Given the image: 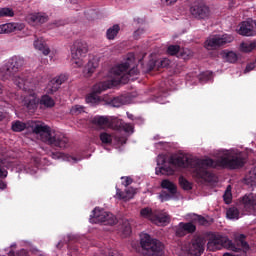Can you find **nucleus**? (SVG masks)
Segmentation results:
<instances>
[{
    "mask_svg": "<svg viewBox=\"0 0 256 256\" xmlns=\"http://www.w3.org/2000/svg\"><path fill=\"white\" fill-rule=\"evenodd\" d=\"M170 165L175 167H183L184 169H190L193 177L196 179H204L205 181H211L213 179V173L209 171V167H222L223 169H241L245 166L247 160L242 154H238L232 157H221L218 160L211 158L207 159H194L187 155H178L169 159Z\"/></svg>",
    "mask_w": 256,
    "mask_h": 256,
    "instance_id": "nucleus-1",
    "label": "nucleus"
},
{
    "mask_svg": "<svg viewBox=\"0 0 256 256\" xmlns=\"http://www.w3.org/2000/svg\"><path fill=\"white\" fill-rule=\"evenodd\" d=\"M111 73L114 75V79L94 85L92 93L86 96V103L97 105L101 101L99 94L111 89L112 85H127L129 81H135L139 75V69L135 64V55L129 54L125 62L112 67Z\"/></svg>",
    "mask_w": 256,
    "mask_h": 256,
    "instance_id": "nucleus-2",
    "label": "nucleus"
},
{
    "mask_svg": "<svg viewBox=\"0 0 256 256\" xmlns=\"http://www.w3.org/2000/svg\"><path fill=\"white\" fill-rule=\"evenodd\" d=\"M25 65V59L21 56H14L12 57L9 62L4 65L2 68H0V79L2 81H7L12 78L14 84L18 89H21L22 91H27V85L29 82V79H27V76L25 74L22 75H15Z\"/></svg>",
    "mask_w": 256,
    "mask_h": 256,
    "instance_id": "nucleus-3",
    "label": "nucleus"
},
{
    "mask_svg": "<svg viewBox=\"0 0 256 256\" xmlns=\"http://www.w3.org/2000/svg\"><path fill=\"white\" fill-rule=\"evenodd\" d=\"M35 135H39L40 140L50 147H56L58 149H67L69 147V138L61 132L51 130V127L45 123L35 124L33 129Z\"/></svg>",
    "mask_w": 256,
    "mask_h": 256,
    "instance_id": "nucleus-4",
    "label": "nucleus"
},
{
    "mask_svg": "<svg viewBox=\"0 0 256 256\" xmlns=\"http://www.w3.org/2000/svg\"><path fill=\"white\" fill-rule=\"evenodd\" d=\"M67 79V75L61 74L50 80L46 87V94L43 95L39 100L40 105H43L48 109H50L51 107H55V100H53V98H51V96L49 95H54L55 93H57L61 85H63V83H65Z\"/></svg>",
    "mask_w": 256,
    "mask_h": 256,
    "instance_id": "nucleus-5",
    "label": "nucleus"
},
{
    "mask_svg": "<svg viewBox=\"0 0 256 256\" xmlns=\"http://www.w3.org/2000/svg\"><path fill=\"white\" fill-rule=\"evenodd\" d=\"M140 245L147 256H163L165 253V245L148 234L141 239Z\"/></svg>",
    "mask_w": 256,
    "mask_h": 256,
    "instance_id": "nucleus-6",
    "label": "nucleus"
},
{
    "mask_svg": "<svg viewBox=\"0 0 256 256\" xmlns=\"http://www.w3.org/2000/svg\"><path fill=\"white\" fill-rule=\"evenodd\" d=\"M89 46L87 42L76 40L71 47V63L74 67H83V57H87Z\"/></svg>",
    "mask_w": 256,
    "mask_h": 256,
    "instance_id": "nucleus-7",
    "label": "nucleus"
},
{
    "mask_svg": "<svg viewBox=\"0 0 256 256\" xmlns=\"http://www.w3.org/2000/svg\"><path fill=\"white\" fill-rule=\"evenodd\" d=\"M90 223H101V225H117L119 220L117 216L111 212H107L101 208H95L90 215Z\"/></svg>",
    "mask_w": 256,
    "mask_h": 256,
    "instance_id": "nucleus-8",
    "label": "nucleus"
},
{
    "mask_svg": "<svg viewBox=\"0 0 256 256\" xmlns=\"http://www.w3.org/2000/svg\"><path fill=\"white\" fill-rule=\"evenodd\" d=\"M235 38L231 34H223V35H213L207 38L204 42V47L208 51H215L221 47H225V45H229V43H233Z\"/></svg>",
    "mask_w": 256,
    "mask_h": 256,
    "instance_id": "nucleus-9",
    "label": "nucleus"
},
{
    "mask_svg": "<svg viewBox=\"0 0 256 256\" xmlns=\"http://www.w3.org/2000/svg\"><path fill=\"white\" fill-rule=\"evenodd\" d=\"M140 217L148 219V221H151L154 225H165V223H169L170 221L169 215L159 210L153 211V209L149 207L140 210Z\"/></svg>",
    "mask_w": 256,
    "mask_h": 256,
    "instance_id": "nucleus-10",
    "label": "nucleus"
},
{
    "mask_svg": "<svg viewBox=\"0 0 256 256\" xmlns=\"http://www.w3.org/2000/svg\"><path fill=\"white\" fill-rule=\"evenodd\" d=\"M190 14L194 19L205 21L211 17V9L203 2H194L190 6Z\"/></svg>",
    "mask_w": 256,
    "mask_h": 256,
    "instance_id": "nucleus-11",
    "label": "nucleus"
},
{
    "mask_svg": "<svg viewBox=\"0 0 256 256\" xmlns=\"http://www.w3.org/2000/svg\"><path fill=\"white\" fill-rule=\"evenodd\" d=\"M239 208L256 217V194L249 193L239 199Z\"/></svg>",
    "mask_w": 256,
    "mask_h": 256,
    "instance_id": "nucleus-12",
    "label": "nucleus"
},
{
    "mask_svg": "<svg viewBox=\"0 0 256 256\" xmlns=\"http://www.w3.org/2000/svg\"><path fill=\"white\" fill-rule=\"evenodd\" d=\"M205 252V240L201 237L193 238L188 246V253L193 256H201Z\"/></svg>",
    "mask_w": 256,
    "mask_h": 256,
    "instance_id": "nucleus-13",
    "label": "nucleus"
},
{
    "mask_svg": "<svg viewBox=\"0 0 256 256\" xmlns=\"http://www.w3.org/2000/svg\"><path fill=\"white\" fill-rule=\"evenodd\" d=\"M227 245V238L221 235H212L207 243V248L209 251H220Z\"/></svg>",
    "mask_w": 256,
    "mask_h": 256,
    "instance_id": "nucleus-14",
    "label": "nucleus"
},
{
    "mask_svg": "<svg viewBox=\"0 0 256 256\" xmlns=\"http://www.w3.org/2000/svg\"><path fill=\"white\" fill-rule=\"evenodd\" d=\"M26 20L29 25L35 27V25H43V23H47V21H49V16L45 13L38 12L28 15Z\"/></svg>",
    "mask_w": 256,
    "mask_h": 256,
    "instance_id": "nucleus-15",
    "label": "nucleus"
},
{
    "mask_svg": "<svg viewBox=\"0 0 256 256\" xmlns=\"http://www.w3.org/2000/svg\"><path fill=\"white\" fill-rule=\"evenodd\" d=\"M25 93H29V97H25L24 99V105L29 109L30 111L33 109H37V103H39V100H37V95L35 94V91L31 90L29 88V83L27 84V90H23Z\"/></svg>",
    "mask_w": 256,
    "mask_h": 256,
    "instance_id": "nucleus-16",
    "label": "nucleus"
},
{
    "mask_svg": "<svg viewBox=\"0 0 256 256\" xmlns=\"http://www.w3.org/2000/svg\"><path fill=\"white\" fill-rule=\"evenodd\" d=\"M25 24L23 23H8L0 25V35L3 33H13V31H23Z\"/></svg>",
    "mask_w": 256,
    "mask_h": 256,
    "instance_id": "nucleus-17",
    "label": "nucleus"
},
{
    "mask_svg": "<svg viewBox=\"0 0 256 256\" xmlns=\"http://www.w3.org/2000/svg\"><path fill=\"white\" fill-rule=\"evenodd\" d=\"M238 34L243 35L244 37H253V35H255L253 24L247 21L242 22L239 26Z\"/></svg>",
    "mask_w": 256,
    "mask_h": 256,
    "instance_id": "nucleus-18",
    "label": "nucleus"
},
{
    "mask_svg": "<svg viewBox=\"0 0 256 256\" xmlns=\"http://www.w3.org/2000/svg\"><path fill=\"white\" fill-rule=\"evenodd\" d=\"M135 193H137V191L133 187H129L124 192L117 189L116 195L118 198L122 199V201H131V199L135 197Z\"/></svg>",
    "mask_w": 256,
    "mask_h": 256,
    "instance_id": "nucleus-19",
    "label": "nucleus"
},
{
    "mask_svg": "<svg viewBox=\"0 0 256 256\" xmlns=\"http://www.w3.org/2000/svg\"><path fill=\"white\" fill-rule=\"evenodd\" d=\"M99 67V60L93 58L92 60H89L84 68V73L86 77H91L93 73H95V69Z\"/></svg>",
    "mask_w": 256,
    "mask_h": 256,
    "instance_id": "nucleus-20",
    "label": "nucleus"
},
{
    "mask_svg": "<svg viewBox=\"0 0 256 256\" xmlns=\"http://www.w3.org/2000/svg\"><path fill=\"white\" fill-rule=\"evenodd\" d=\"M255 181H256V165L253 168H251V170L244 177L245 185H251V187H253V185H255Z\"/></svg>",
    "mask_w": 256,
    "mask_h": 256,
    "instance_id": "nucleus-21",
    "label": "nucleus"
},
{
    "mask_svg": "<svg viewBox=\"0 0 256 256\" xmlns=\"http://www.w3.org/2000/svg\"><path fill=\"white\" fill-rule=\"evenodd\" d=\"M167 54L171 56L177 55L178 57H183L185 59V52L181 51V46L179 45H169Z\"/></svg>",
    "mask_w": 256,
    "mask_h": 256,
    "instance_id": "nucleus-22",
    "label": "nucleus"
},
{
    "mask_svg": "<svg viewBox=\"0 0 256 256\" xmlns=\"http://www.w3.org/2000/svg\"><path fill=\"white\" fill-rule=\"evenodd\" d=\"M161 187L162 189H167L171 195H175V193H177V186L169 180H163L161 182Z\"/></svg>",
    "mask_w": 256,
    "mask_h": 256,
    "instance_id": "nucleus-23",
    "label": "nucleus"
},
{
    "mask_svg": "<svg viewBox=\"0 0 256 256\" xmlns=\"http://www.w3.org/2000/svg\"><path fill=\"white\" fill-rule=\"evenodd\" d=\"M119 31H121V27L118 24L113 25L106 32L107 39L110 41L115 39V36L119 34Z\"/></svg>",
    "mask_w": 256,
    "mask_h": 256,
    "instance_id": "nucleus-24",
    "label": "nucleus"
},
{
    "mask_svg": "<svg viewBox=\"0 0 256 256\" xmlns=\"http://www.w3.org/2000/svg\"><path fill=\"white\" fill-rule=\"evenodd\" d=\"M34 47L35 49H38V51H42L43 55H49V53H51L49 46L45 45L41 40H35Z\"/></svg>",
    "mask_w": 256,
    "mask_h": 256,
    "instance_id": "nucleus-25",
    "label": "nucleus"
},
{
    "mask_svg": "<svg viewBox=\"0 0 256 256\" xmlns=\"http://www.w3.org/2000/svg\"><path fill=\"white\" fill-rule=\"evenodd\" d=\"M240 49L243 53H251V51L256 49V40L252 42H242L240 44Z\"/></svg>",
    "mask_w": 256,
    "mask_h": 256,
    "instance_id": "nucleus-26",
    "label": "nucleus"
},
{
    "mask_svg": "<svg viewBox=\"0 0 256 256\" xmlns=\"http://www.w3.org/2000/svg\"><path fill=\"white\" fill-rule=\"evenodd\" d=\"M11 129L14 131V133H21V131H25L27 129V124L25 122L16 120L12 122Z\"/></svg>",
    "mask_w": 256,
    "mask_h": 256,
    "instance_id": "nucleus-27",
    "label": "nucleus"
},
{
    "mask_svg": "<svg viewBox=\"0 0 256 256\" xmlns=\"http://www.w3.org/2000/svg\"><path fill=\"white\" fill-rule=\"evenodd\" d=\"M92 123L98 127H103L105 125H109V118L105 116H96L92 119Z\"/></svg>",
    "mask_w": 256,
    "mask_h": 256,
    "instance_id": "nucleus-28",
    "label": "nucleus"
},
{
    "mask_svg": "<svg viewBox=\"0 0 256 256\" xmlns=\"http://www.w3.org/2000/svg\"><path fill=\"white\" fill-rule=\"evenodd\" d=\"M125 101V96H117L109 101V105H111L112 107H121V105H125Z\"/></svg>",
    "mask_w": 256,
    "mask_h": 256,
    "instance_id": "nucleus-29",
    "label": "nucleus"
},
{
    "mask_svg": "<svg viewBox=\"0 0 256 256\" xmlns=\"http://www.w3.org/2000/svg\"><path fill=\"white\" fill-rule=\"evenodd\" d=\"M247 239V236L245 234H239L236 236V241H238V244L244 249V251H249V243L245 241Z\"/></svg>",
    "mask_w": 256,
    "mask_h": 256,
    "instance_id": "nucleus-30",
    "label": "nucleus"
},
{
    "mask_svg": "<svg viewBox=\"0 0 256 256\" xmlns=\"http://www.w3.org/2000/svg\"><path fill=\"white\" fill-rule=\"evenodd\" d=\"M121 230L125 237H128V235H131V223H129V220L127 219L122 220Z\"/></svg>",
    "mask_w": 256,
    "mask_h": 256,
    "instance_id": "nucleus-31",
    "label": "nucleus"
},
{
    "mask_svg": "<svg viewBox=\"0 0 256 256\" xmlns=\"http://www.w3.org/2000/svg\"><path fill=\"white\" fill-rule=\"evenodd\" d=\"M179 185L182 187V189H184V191H191L193 189L191 182H189V180L183 176L179 177Z\"/></svg>",
    "mask_w": 256,
    "mask_h": 256,
    "instance_id": "nucleus-32",
    "label": "nucleus"
},
{
    "mask_svg": "<svg viewBox=\"0 0 256 256\" xmlns=\"http://www.w3.org/2000/svg\"><path fill=\"white\" fill-rule=\"evenodd\" d=\"M239 209L237 207H230L226 212L228 219H239Z\"/></svg>",
    "mask_w": 256,
    "mask_h": 256,
    "instance_id": "nucleus-33",
    "label": "nucleus"
},
{
    "mask_svg": "<svg viewBox=\"0 0 256 256\" xmlns=\"http://www.w3.org/2000/svg\"><path fill=\"white\" fill-rule=\"evenodd\" d=\"M175 170L171 167L162 166L160 168H156V175H173Z\"/></svg>",
    "mask_w": 256,
    "mask_h": 256,
    "instance_id": "nucleus-34",
    "label": "nucleus"
},
{
    "mask_svg": "<svg viewBox=\"0 0 256 256\" xmlns=\"http://www.w3.org/2000/svg\"><path fill=\"white\" fill-rule=\"evenodd\" d=\"M100 141L104 144V145H109L112 143L113 141V136H111V134L107 133V132H102L100 133Z\"/></svg>",
    "mask_w": 256,
    "mask_h": 256,
    "instance_id": "nucleus-35",
    "label": "nucleus"
},
{
    "mask_svg": "<svg viewBox=\"0 0 256 256\" xmlns=\"http://www.w3.org/2000/svg\"><path fill=\"white\" fill-rule=\"evenodd\" d=\"M182 227H184L186 235L187 233H195L197 231V226L193 222H182Z\"/></svg>",
    "mask_w": 256,
    "mask_h": 256,
    "instance_id": "nucleus-36",
    "label": "nucleus"
},
{
    "mask_svg": "<svg viewBox=\"0 0 256 256\" xmlns=\"http://www.w3.org/2000/svg\"><path fill=\"white\" fill-rule=\"evenodd\" d=\"M224 203L226 205H229L231 201H233V194L231 193V186H228L225 190V193L223 195Z\"/></svg>",
    "mask_w": 256,
    "mask_h": 256,
    "instance_id": "nucleus-37",
    "label": "nucleus"
},
{
    "mask_svg": "<svg viewBox=\"0 0 256 256\" xmlns=\"http://www.w3.org/2000/svg\"><path fill=\"white\" fill-rule=\"evenodd\" d=\"M0 17H15V12L11 8H0Z\"/></svg>",
    "mask_w": 256,
    "mask_h": 256,
    "instance_id": "nucleus-38",
    "label": "nucleus"
},
{
    "mask_svg": "<svg viewBox=\"0 0 256 256\" xmlns=\"http://www.w3.org/2000/svg\"><path fill=\"white\" fill-rule=\"evenodd\" d=\"M224 58L228 63H236L237 61V54L233 51L224 53Z\"/></svg>",
    "mask_w": 256,
    "mask_h": 256,
    "instance_id": "nucleus-39",
    "label": "nucleus"
},
{
    "mask_svg": "<svg viewBox=\"0 0 256 256\" xmlns=\"http://www.w3.org/2000/svg\"><path fill=\"white\" fill-rule=\"evenodd\" d=\"M175 235L176 237H185V235H187V233L185 232V228L183 227V222H180L175 227Z\"/></svg>",
    "mask_w": 256,
    "mask_h": 256,
    "instance_id": "nucleus-40",
    "label": "nucleus"
},
{
    "mask_svg": "<svg viewBox=\"0 0 256 256\" xmlns=\"http://www.w3.org/2000/svg\"><path fill=\"white\" fill-rule=\"evenodd\" d=\"M83 106L75 105L71 108L70 113L72 115H79L80 113H83Z\"/></svg>",
    "mask_w": 256,
    "mask_h": 256,
    "instance_id": "nucleus-41",
    "label": "nucleus"
},
{
    "mask_svg": "<svg viewBox=\"0 0 256 256\" xmlns=\"http://www.w3.org/2000/svg\"><path fill=\"white\" fill-rule=\"evenodd\" d=\"M9 172L3 168V159L0 158V179H6Z\"/></svg>",
    "mask_w": 256,
    "mask_h": 256,
    "instance_id": "nucleus-42",
    "label": "nucleus"
},
{
    "mask_svg": "<svg viewBox=\"0 0 256 256\" xmlns=\"http://www.w3.org/2000/svg\"><path fill=\"white\" fill-rule=\"evenodd\" d=\"M211 77H213V73H211V72H203L200 75V80L201 81H209V79H211Z\"/></svg>",
    "mask_w": 256,
    "mask_h": 256,
    "instance_id": "nucleus-43",
    "label": "nucleus"
},
{
    "mask_svg": "<svg viewBox=\"0 0 256 256\" xmlns=\"http://www.w3.org/2000/svg\"><path fill=\"white\" fill-rule=\"evenodd\" d=\"M122 185H124L125 187H129V185H131V183H133V179L131 177H122Z\"/></svg>",
    "mask_w": 256,
    "mask_h": 256,
    "instance_id": "nucleus-44",
    "label": "nucleus"
},
{
    "mask_svg": "<svg viewBox=\"0 0 256 256\" xmlns=\"http://www.w3.org/2000/svg\"><path fill=\"white\" fill-rule=\"evenodd\" d=\"M229 245V250L230 251H234V253H239V251H241V248L235 246V244L228 242Z\"/></svg>",
    "mask_w": 256,
    "mask_h": 256,
    "instance_id": "nucleus-45",
    "label": "nucleus"
},
{
    "mask_svg": "<svg viewBox=\"0 0 256 256\" xmlns=\"http://www.w3.org/2000/svg\"><path fill=\"white\" fill-rule=\"evenodd\" d=\"M122 127H123L125 133H133V125L126 123Z\"/></svg>",
    "mask_w": 256,
    "mask_h": 256,
    "instance_id": "nucleus-46",
    "label": "nucleus"
},
{
    "mask_svg": "<svg viewBox=\"0 0 256 256\" xmlns=\"http://www.w3.org/2000/svg\"><path fill=\"white\" fill-rule=\"evenodd\" d=\"M197 221L199 223V225H207V219L203 216H197Z\"/></svg>",
    "mask_w": 256,
    "mask_h": 256,
    "instance_id": "nucleus-47",
    "label": "nucleus"
},
{
    "mask_svg": "<svg viewBox=\"0 0 256 256\" xmlns=\"http://www.w3.org/2000/svg\"><path fill=\"white\" fill-rule=\"evenodd\" d=\"M143 33H145L144 29H138L134 32V39H139L140 35H143Z\"/></svg>",
    "mask_w": 256,
    "mask_h": 256,
    "instance_id": "nucleus-48",
    "label": "nucleus"
},
{
    "mask_svg": "<svg viewBox=\"0 0 256 256\" xmlns=\"http://www.w3.org/2000/svg\"><path fill=\"white\" fill-rule=\"evenodd\" d=\"M29 252L25 249H21L16 253V256H28Z\"/></svg>",
    "mask_w": 256,
    "mask_h": 256,
    "instance_id": "nucleus-49",
    "label": "nucleus"
},
{
    "mask_svg": "<svg viewBox=\"0 0 256 256\" xmlns=\"http://www.w3.org/2000/svg\"><path fill=\"white\" fill-rule=\"evenodd\" d=\"M255 69V64H248L245 68V73H249V71H253Z\"/></svg>",
    "mask_w": 256,
    "mask_h": 256,
    "instance_id": "nucleus-50",
    "label": "nucleus"
},
{
    "mask_svg": "<svg viewBox=\"0 0 256 256\" xmlns=\"http://www.w3.org/2000/svg\"><path fill=\"white\" fill-rule=\"evenodd\" d=\"M160 65H161L162 67H168V65H169V60H168V59L161 60V61H160Z\"/></svg>",
    "mask_w": 256,
    "mask_h": 256,
    "instance_id": "nucleus-51",
    "label": "nucleus"
},
{
    "mask_svg": "<svg viewBox=\"0 0 256 256\" xmlns=\"http://www.w3.org/2000/svg\"><path fill=\"white\" fill-rule=\"evenodd\" d=\"M109 256H122L117 250H112L109 252Z\"/></svg>",
    "mask_w": 256,
    "mask_h": 256,
    "instance_id": "nucleus-52",
    "label": "nucleus"
},
{
    "mask_svg": "<svg viewBox=\"0 0 256 256\" xmlns=\"http://www.w3.org/2000/svg\"><path fill=\"white\" fill-rule=\"evenodd\" d=\"M0 189H7V183H5L3 180H0Z\"/></svg>",
    "mask_w": 256,
    "mask_h": 256,
    "instance_id": "nucleus-53",
    "label": "nucleus"
},
{
    "mask_svg": "<svg viewBox=\"0 0 256 256\" xmlns=\"http://www.w3.org/2000/svg\"><path fill=\"white\" fill-rule=\"evenodd\" d=\"M166 5H174L175 2H177L178 0H164Z\"/></svg>",
    "mask_w": 256,
    "mask_h": 256,
    "instance_id": "nucleus-54",
    "label": "nucleus"
},
{
    "mask_svg": "<svg viewBox=\"0 0 256 256\" xmlns=\"http://www.w3.org/2000/svg\"><path fill=\"white\" fill-rule=\"evenodd\" d=\"M3 119H5V114H3V112L0 111V121H3Z\"/></svg>",
    "mask_w": 256,
    "mask_h": 256,
    "instance_id": "nucleus-55",
    "label": "nucleus"
},
{
    "mask_svg": "<svg viewBox=\"0 0 256 256\" xmlns=\"http://www.w3.org/2000/svg\"><path fill=\"white\" fill-rule=\"evenodd\" d=\"M9 256H15V251L11 250L9 253H8Z\"/></svg>",
    "mask_w": 256,
    "mask_h": 256,
    "instance_id": "nucleus-56",
    "label": "nucleus"
},
{
    "mask_svg": "<svg viewBox=\"0 0 256 256\" xmlns=\"http://www.w3.org/2000/svg\"><path fill=\"white\" fill-rule=\"evenodd\" d=\"M3 93V84L0 83V95Z\"/></svg>",
    "mask_w": 256,
    "mask_h": 256,
    "instance_id": "nucleus-57",
    "label": "nucleus"
},
{
    "mask_svg": "<svg viewBox=\"0 0 256 256\" xmlns=\"http://www.w3.org/2000/svg\"><path fill=\"white\" fill-rule=\"evenodd\" d=\"M223 256H232V254L229 253V252H226V253L223 254Z\"/></svg>",
    "mask_w": 256,
    "mask_h": 256,
    "instance_id": "nucleus-58",
    "label": "nucleus"
},
{
    "mask_svg": "<svg viewBox=\"0 0 256 256\" xmlns=\"http://www.w3.org/2000/svg\"><path fill=\"white\" fill-rule=\"evenodd\" d=\"M153 69H154L153 66L149 67V71H153Z\"/></svg>",
    "mask_w": 256,
    "mask_h": 256,
    "instance_id": "nucleus-59",
    "label": "nucleus"
},
{
    "mask_svg": "<svg viewBox=\"0 0 256 256\" xmlns=\"http://www.w3.org/2000/svg\"><path fill=\"white\" fill-rule=\"evenodd\" d=\"M129 119H131V117H133V115H128Z\"/></svg>",
    "mask_w": 256,
    "mask_h": 256,
    "instance_id": "nucleus-60",
    "label": "nucleus"
},
{
    "mask_svg": "<svg viewBox=\"0 0 256 256\" xmlns=\"http://www.w3.org/2000/svg\"><path fill=\"white\" fill-rule=\"evenodd\" d=\"M60 243H58L57 247H59Z\"/></svg>",
    "mask_w": 256,
    "mask_h": 256,
    "instance_id": "nucleus-61",
    "label": "nucleus"
}]
</instances>
